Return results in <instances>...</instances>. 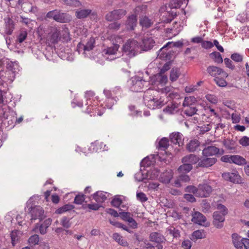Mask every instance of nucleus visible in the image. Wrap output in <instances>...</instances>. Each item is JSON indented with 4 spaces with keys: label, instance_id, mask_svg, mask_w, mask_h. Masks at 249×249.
<instances>
[{
    "label": "nucleus",
    "instance_id": "f257e3e1",
    "mask_svg": "<svg viewBox=\"0 0 249 249\" xmlns=\"http://www.w3.org/2000/svg\"><path fill=\"white\" fill-rule=\"evenodd\" d=\"M122 90L120 87H115L112 90H104V93L107 99L106 106L107 108L111 109L112 106L117 103L119 98L121 97Z\"/></svg>",
    "mask_w": 249,
    "mask_h": 249
},
{
    "label": "nucleus",
    "instance_id": "f03ea898",
    "mask_svg": "<svg viewBox=\"0 0 249 249\" xmlns=\"http://www.w3.org/2000/svg\"><path fill=\"white\" fill-rule=\"evenodd\" d=\"M151 92L153 90L148 89L143 95V102L145 106L151 109H155L157 108H160L163 106L162 102L159 101L157 98H155L152 95Z\"/></svg>",
    "mask_w": 249,
    "mask_h": 249
},
{
    "label": "nucleus",
    "instance_id": "7ed1b4c3",
    "mask_svg": "<svg viewBox=\"0 0 249 249\" xmlns=\"http://www.w3.org/2000/svg\"><path fill=\"white\" fill-rule=\"evenodd\" d=\"M139 43L134 39L128 40L123 45V52L129 57L131 58L135 56L139 52Z\"/></svg>",
    "mask_w": 249,
    "mask_h": 249
},
{
    "label": "nucleus",
    "instance_id": "20e7f679",
    "mask_svg": "<svg viewBox=\"0 0 249 249\" xmlns=\"http://www.w3.org/2000/svg\"><path fill=\"white\" fill-rule=\"evenodd\" d=\"M130 81V89L133 92H141L143 87L148 84V81L138 76L132 77Z\"/></svg>",
    "mask_w": 249,
    "mask_h": 249
},
{
    "label": "nucleus",
    "instance_id": "39448f33",
    "mask_svg": "<svg viewBox=\"0 0 249 249\" xmlns=\"http://www.w3.org/2000/svg\"><path fill=\"white\" fill-rule=\"evenodd\" d=\"M142 10V6H137L135 9V14H132L128 17L125 23L126 29L127 31L134 30L137 24V15Z\"/></svg>",
    "mask_w": 249,
    "mask_h": 249
},
{
    "label": "nucleus",
    "instance_id": "423d86ee",
    "mask_svg": "<svg viewBox=\"0 0 249 249\" xmlns=\"http://www.w3.org/2000/svg\"><path fill=\"white\" fill-rule=\"evenodd\" d=\"M222 177L225 180L234 184L244 183V179L241 178L237 171H234L233 172H224L222 174Z\"/></svg>",
    "mask_w": 249,
    "mask_h": 249
},
{
    "label": "nucleus",
    "instance_id": "0eeeda50",
    "mask_svg": "<svg viewBox=\"0 0 249 249\" xmlns=\"http://www.w3.org/2000/svg\"><path fill=\"white\" fill-rule=\"evenodd\" d=\"M126 13V10L124 9H115L106 14L105 19L110 22L117 21L122 18Z\"/></svg>",
    "mask_w": 249,
    "mask_h": 249
},
{
    "label": "nucleus",
    "instance_id": "6e6552de",
    "mask_svg": "<svg viewBox=\"0 0 249 249\" xmlns=\"http://www.w3.org/2000/svg\"><path fill=\"white\" fill-rule=\"evenodd\" d=\"M207 72L212 77L216 78L219 75L228 77L229 74L223 69L215 66H209L207 68Z\"/></svg>",
    "mask_w": 249,
    "mask_h": 249
},
{
    "label": "nucleus",
    "instance_id": "1a4fd4ad",
    "mask_svg": "<svg viewBox=\"0 0 249 249\" xmlns=\"http://www.w3.org/2000/svg\"><path fill=\"white\" fill-rule=\"evenodd\" d=\"M213 191L212 187L207 183L199 184L198 185V191L196 197H207L211 194Z\"/></svg>",
    "mask_w": 249,
    "mask_h": 249
},
{
    "label": "nucleus",
    "instance_id": "9d476101",
    "mask_svg": "<svg viewBox=\"0 0 249 249\" xmlns=\"http://www.w3.org/2000/svg\"><path fill=\"white\" fill-rule=\"evenodd\" d=\"M44 210L40 206H35L29 208V213L31 215V220L39 219L40 221L44 218Z\"/></svg>",
    "mask_w": 249,
    "mask_h": 249
},
{
    "label": "nucleus",
    "instance_id": "9b49d317",
    "mask_svg": "<svg viewBox=\"0 0 249 249\" xmlns=\"http://www.w3.org/2000/svg\"><path fill=\"white\" fill-rule=\"evenodd\" d=\"M226 215L222 214L219 212H214L213 214V225L217 229H221L223 227V223L225 221Z\"/></svg>",
    "mask_w": 249,
    "mask_h": 249
},
{
    "label": "nucleus",
    "instance_id": "f8f14e48",
    "mask_svg": "<svg viewBox=\"0 0 249 249\" xmlns=\"http://www.w3.org/2000/svg\"><path fill=\"white\" fill-rule=\"evenodd\" d=\"M224 151L214 146H209L205 147L202 150V154L204 157H209L215 155L217 154L222 155Z\"/></svg>",
    "mask_w": 249,
    "mask_h": 249
},
{
    "label": "nucleus",
    "instance_id": "ddd939ff",
    "mask_svg": "<svg viewBox=\"0 0 249 249\" xmlns=\"http://www.w3.org/2000/svg\"><path fill=\"white\" fill-rule=\"evenodd\" d=\"M155 42L152 37H144L139 46L143 51L150 50L155 45Z\"/></svg>",
    "mask_w": 249,
    "mask_h": 249
},
{
    "label": "nucleus",
    "instance_id": "4468645a",
    "mask_svg": "<svg viewBox=\"0 0 249 249\" xmlns=\"http://www.w3.org/2000/svg\"><path fill=\"white\" fill-rule=\"evenodd\" d=\"M217 161V159L215 158H209L205 157L199 159L198 166L200 167L208 168L212 166Z\"/></svg>",
    "mask_w": 249,
    "mask_h": 249
},
{
    "label": "nucleus",
    "instance_id": "2eb2a0df",
    "mask_svg": "<svg viewBox=\"0 0 249 249\" xmlns=\"http://www.w3.org/2000/svg\"><path fill=\"white\" fill-rule=\"evenodd\" d=\"M170 141L173 144L180 146L183 144V135L178 132H173L170 135Z\"/></svg>",
    "mask_w": 249,
    "mask_h": 249
},
{
    "label": "nucleus",
    "instance_id": "dca6fc26",
    "mask_svg": "<svg viewBox=\"0 0 249 249\" xmlns=\"http://www.w3.org/2000/svg\"><path fill=\"white\" fill-rule=\"evenodd\" d=\"M192 215V218L191 221L194 223L202 225V223L207 220L206 216L199 212H195Z\"/></svg>",
    "mask_w": 249,
    "mask_h": 249
},
{
    "label": "nucleus",
    "instance_id": "f3484780",
    "mask_svg": "<svg viewBox=\"0 0 249 249\" xmlns=\"http://www.w3.org/2000/svg\"><path fill=\"white\" fill-rule=\"evenodd\" d=\"M4 20L5 23V33L8 35H12L15 29L14 21L9 17L5 18Z\"/></svg>",
    "mask_w": 249,
    "mask_h": 249
},
{
    "label": "nucleus",
    "instance_id": "a211bd4d",
    "mask_svg": "<svg viewBox=\"0 0 249 249\" xmlns=\"http://www.w3.org/2000/svg\"><path fill=\"white\" fill-rule=\"evenodd\" d=\"M107 194V192H105L102 191H98L89 196V198L90 199L91 197H92V198L95 200L97 203H103L105 202L107 199V197L106 196Z\"/></svg>",
    "mask_w": 249,
    "mask_h": 249
},
{
    "label": "nucleus",
    "instance_id": "6ab92c4d",
    "mask_svg": "<svg viewBox=\"0 0 249 249\" xmlns=\"http://www.w3.org/2000/svg\"><path fill=\"white\" fill-rule=\"evenodd\" d=\"M199 158L196 155L194 154H190L184 156L182 158L181 161L182 163L189 164L193 166V165L198 163Z\"/></svg>",
    "mask_w": 249,
    "mask_h": 249
},
{
    "label": "nucleus",
    "instance_id": "aec40b11",
    "mask_svg": "<svg viewBox=\"0 0 249 249\" xmlns=\"http://www.w3.org/2000/svg\"><path fill=\"white\" fill-rule=\"evenodd\" d=\"M70 20L71 17L69 14L61 13L60 10H57L55 21L60 23H66L69 22Z\"/></svg>",
    "mask_w": 249,
    "mask_h": 249
},
{
    "label": "nucleus",
    "instance_id": "412c9836",
    "mask_svg": "<svg viewBox=\"0 0 249 249\" xmlns=\"http://www.w3.org/2000/svg\"><path fill=\"white\" fill-rule=\"evenodd\" d=\"M149 238L151 241L156 243H162L166 241L165 238L161 234L156 232H152L150 234Z\"/></svg>",
    "mask_w": 249,
    "mask_h": 249
},
{
    "label": "nucleus",
    "instance_id": "4be33fe9",
    "mask_svg": "<svg viewBox=\"0 0 249 249\" xmlns=\"http://www.w3.org/2000/svg\"><path fill=\"white\" fill-rule=\"evenodd\" d=\"M232 243L234 247L236 249H243V238L240 239L241 237L236 233H232L231 235Z\"/></svg>",
    "mask_w": 249,
    "mask_h": 249
},
{
    "label": "nucleus",
    "instance_id": "5701e85b",
    "mask_svg": "<svg viewBox=\"0 0 249 249\" xmlns=\"http://www.w3.org/2000/svg\"><path fill=\"white\" fill-rule=\"evenodd\" d=\"M179 105L176 103H172L171 106H168L163 109L164 112L169 114H174L179 111Z\"/></svg>",
    "mask_w": 249,
    "mask_h": 249
},
{
    "label": "nucleus",
    "instance_id": "b1692460",
    "mask_svg": "<svg viewBox=\"0 0 249 249\" xmlns=\"http://www.w3.org/2000/svg\"><path fill=\"white\" fill-rule=\"evenodd\" d=\"M90 9H77L75 12V16L78 19H82L87 18L91 13Z\"/></svg>",
    "mask_w": 249,
    "mask_h": 249
},
{
    "label": "nucleus",
    "instance_id": "393cba45",
    "mask_svg": "<svg viewBox=\"0 0 249 249\" xmlns=\"http://www.w3.org/2000/svg\"><path fill=\"white\" fill-rule=\"evenodd\" d=\"M200 142L197 140H191L187 144L186 149L190 152H193L198 149Z\"/></svg>",
    "mask_w": 249,
    "mask_h": 249
},
{
    "label": "nucleus",
    "instance_id": "a878e982",
    "mask_svg": "<svg viewBox=\"0 0 249 249\" xmlns=\"http://www.w3.org/2000/svg\"><path fill=\"white\" fill-rule=\"evenodd\" d=\"M154 82H158L160 84H165L168 80L167 76L163 73L159 72L155 74L153 77Z\"/></svg>",
    "mask_w": 249,
    "mask_h": 249
},
{
    "label": "nucleus",
    "instance_id": "bb28decb",
    "mask_svg": "<svg viewBox=\"0 0 249 249\" xmlns=\"http://www.w3.org/2000/svg\"><path fill=\"white\" fill-rule=\"evenodd\" d=\"M61 38V30L55 28L51 36V41L53 44L57 43Z\"/></svg>",
    "mask_w": 249,
    "mask_h": 249
},
{
    "label": "nucleus",
    "instance_id": "cd10ccee",
    "mask_svg": "<svg viewBox=\"0 0 249 249\" xmlns=\"http://www.w3.org/2000/svg\"><path fill=\"white\" fill-rule=\"evenodd\" d=\"M206 234L203 230H198L194 231L192 235L191 239L192 240H196L197 239H201L205 238Z\"/></svg>",
    "mask_w": 249,
    "mask_h": 249
},
{
    "label": "nucleus",
    "instance_id": "c85d7f7f",
    "mask_svg": "<svg viewBox=\"0 0 249 249\" xmlns=\"http://www.w3.org/2000/svg\"><path fill=\"white\" fill-rule=\"evenodd\" d=\"M113 239L116 241L119 244L123 246V247H127L128 244L126 240L122 236H121L118 233H114L113 234L112 236Z\"/></svg>",
    "mask_w": 249,
    "mask_h": 249
},
{
    "label": "nucleus",
    "instance_id": "c756f323",
    "mask_svg": "<svg viewBox=\"0 0 249 249\" xmlns=\"http://www.w3.org/2000/svg\"><path fill=\"white\" fill-rule=\"evenodd\" d=\"M180 75V69L178 68L174 67L170 71V80L172 82H175L177 80Z\"/></svg>",
    "mask_w": 249,
    "mask_h": 249
},
{
    "label": "nucleus",
    "instance_id": "7c9ffc66",
    "mask_svg": "<svg viewBox=\"0 0 249 249\" xmlns=\"http://www.w3.org/2000/svg\"><path fill=\"white\" fill-rule=\"evenodd\" d=\"M74 206L70 204H67L64 205V206L58 208L56 211L55 213L56 214H62L65 212H69L70 211L72 210L74 208Z\"/></svg>",
    "mask_w": 249,
    "mask_h": 249
},
{
    "label": "nucleus",
    "instance_id": "2f4dec72",
    "mask_svg": "<svg viewBox=\"0 0 249 249\" xmlns=\"http://www.w3.org/2000/svg\"><path fill=\"white\" fill-rule=\"evenodd\" d=\"M232 163H234L238 165H243L247 164L246 159L239 155H232Z\"/></svg>",
    "mask_w": 249,
    "mask_h": 249
},
{
    "label": "nucleus",
    "instance_id": "473e14b6",
    "mask_svg": "<svg viewBox=\"0 0 249 249\" xmlns=\"http://www.w3.org/2000/svg\"><path fill=\"white\" fill-rule=\"evenodd\" d=\"M210 57L217 64H221L223 62V59L221 54L217 52H213L211 53Z\"/></svg>",
    "mask_w": 249,
    "mask_h": 249
},
{
    "label": "nucleus",
    "instance_id": "72a5a7b5",
    "mask_svg": "<svg viewBox=\"0 0 249 249\" xmlns=\"http://www.w3.org/2000/svg\"><path fill=\"white\" fill-rule=\"evenodd\" d=\"M119 47V45L117 44H113L112 46L108 47L104 50V53L106 54L112 55L116 53Z\"/></svg>",
    "mask_w": 249,
    "mask_h": 249
},
{
    "label": "nucleus",
    "instance_id": "f704fd0d",
    "mask_svg": "<svg viewBox=\"0 0 249 249\" xmlns=\"http://www.w3.org/2000/svg\"><path fill=\"white\" fill-rule=\"evenodd\" d=\"M140 24L143 27L149 28L152 24L151 20L146 16H142L140 19Z\"/></svg>",
    "mask_w": 249,
    "mask_h": 249
},
{
    "label": "nucleus",
    "instance_id": "c9c22d12",
    "mask_svg": "<svg viewBox=\"0 0 249 249\" xmlns=\"http://www.w3.org/2000/svg\"><path fill=\"white\" fill-rule=\"evenodd\" d=\"M183 164L179 166L178 169V171L179 173L186 174L189 172L192 169L193 166L189 164L182 163Z\"/></svg>",
    "mask_w": 249,
    "mask_h": 249
},
{
    "label": "nucleus",
    "instance_id": "e433bc0d",
    "mask_svg": "<svg viewBox=\"0 0 249 249\" xmlns=\"http://www.w3.org/2000/svg\"><path fill=\"white\" fill-rule=\"evenodd\" d=\"M187 108L184 110V113L187 116L190 117L196 114L197 109L195 106H186Z\"/></svg>",
    "mask_w": 249,
    "mask_h": 249
},
{
    "label": "nucleus",
    "instance_id": "4c0bfd02",
    "mask_svg": "<svg viewBox=\"0 0 249 249\" xmlns=\"http://www.w3.org/2000/svg\"><path fill=\"white\" fill-rule=\"evenodd\" d=\"M169 145V140L167 138H162L159 142V149L161 150H165Z\"/></svg>",
    "mask_w": 249,
    "mask_h": 249
},
{
    "label": "nucleus",
    "instance_id": "58836bf2",
    "mask_svg": "<svg viewBox=\"0 0 249 249\" xmlns=\"http://www.w3.org/2000/svg\"><path fill=\"white\" fill-rule=\"evenodd\" d=\"M221 77L218 76L216 77V78H214L213 80L216 84L220 87H226L227 86L228 83L225 80V78L227 77H223L221 76Z\"/></svg>",
    "mask_w": 249,
    "mask_h": 249
},
{
    "label": "nucleus",
    "instance_id": "ea45409f",
    "mask_svg": "<svg viewBox=\"0 0 249 249\" xmlns=\"http://www.w3.org/2000/svg\"><path fill=\"white\" fill-rule=\"evenodd\" d=\"M67 6L77 8L82 5L81 2L79 0H62Z\"/></svg>",
    "mask_w": 249,
    "mask_h": 249
},
{
    "label": "nucleus",
    "instance_id": "a19ab883",
    "mask_svg": "<svg viewBox=\"0 0 249 249\" xmlns=\"http://www.w3.org/2000/svg\"><path fill=\"white\" fill-rule=\"evenodd\" d=\"M185 0H171L169 6L171 9L179 8Z\"/></svg>",
    "mask_w": 249,
    "mask_h": 249
},
{
    "label": "nucleus",
    "instance_id": "79ce46f5",
    "mask_svg": "<svg viewBox=\"0 0 249 249\" xmlns=\"http://www.w3.org/2000/svg\"><path fill=\"white\" fill-rule=\"evenodd\" d=\"M27 35L28 33L26 30H20L17 36L16 41L19 43H22L26 39Z\"/></svg>",
    "mask_w": 249,
    "mask_h": 249
},
{
    "label": "nucleus",
    "instance_id": "37998d69",
    "mask_svg": "<svg viewBox=\"0 0 249 249\" xmlns=\"http://www.w3.org/2000/svg\"><path fill=\"white\" fill-rule=\"evenodd\" d=\"M95 42L94 38L90 37L86 44L85 45H83L84 50L87 51L92 50L94 47Z\"/></svg>",
    "mask_w": 249,
    "mask_h": 249
},
{
    "label": "nucleus",
    "instance_id": "c03bdc74",
    "mask_svg": "<svg viewBox=\"0 0 249 249\" xmlns=\"http://www.w3.org/2000/svg\"><path fill=\"white\" fill-rule=\"evenodd\" d=\"M223 144L228 150H234L235 142L230 139H226L223 141Z\"/></svg>",
    "mask_w": 249,
    "mask_h": 249
},
{
    "label": "nucleus",
    "instance_id": "a18cd8bd",
    "mask_svg": "<svg viewBox=\"0 0 249 249\" xmlns=\"http://www.w3.org/2000/svg\"><path fill=\"white\" fill-rule=\"evenodd\" d=\"M196 101V98L193 96L186 97L184 99L182 105L184 107L191 105L194 106L193 103H195Z\"/></svg>",
    "mask_w": 249,
    "mask_h": 249
},
{
    "label": "nucleus",
    "instance_id": "49530a36",
    "mask_svg": "<svg viewBox=\"0 0 249 249\" xmlns=\"http://www.w3.org/2000/svg\"><path fill=\"white\" fill-rule=\"evenodd\" d=\"M85 195L82 193L78 194L76 195L73 203L76 204H82L83 202L85 201Z\"/></svg>",
    "mask_w": 249,
    "mask_h": 249
},
{
    "label": "nucleus",
    "instance_id": "de8ad7c7",
    "mask_svg": "<svg viewBox=\"0 0 249 249\" xmlns=\"http://www.w3.org/2000/svg\"><path fill=\"white\" fill-rule=\"evenodd\" d=\"M72 218H68L66 216H64L61 220V224L66 229H69L71 226V222H70L71 219Z\"/></svg>",
    "mask_w": 249,
    "mask_h": 249
},
{
    "label": "nucleus",
    "instance_id": "09e8293b",
    "mask_svg": "<svg viewBox=\"0 0 249 249\" xmlns=\"http://www.w3.org/2000/svg\"><path fill=\"white\" fill-rule=\"evenodd\" d=\"M120 216L123 220L128 222L132 218L133 214L130 212H122L120 213Z\"/></svg>",
    "mask_w": 249,
    "mask_h": 249
},
{
    "label": "nucleus",
    "instance_id": "8fccbe9b",
    "mask_svg": "<svg viewBox=\"0 0 249 249\" xmlns=\"http://www.w3.org/2000/svg\"><path fill=\"white\" fill-rule=\"evenodd\" d=\"M128 108L131 113L129 114L130 116L134 117L138 116L141 115L142 111L136 109V107L134 105H130Z\"/></svg>",
    "mask_w": 249,
    "mask_h": 249
},
{
    "label": "nucleus",
    "instance_id": "3c124183",
    "mask_svg": "<svg viewBox=\"0 0 249 249\" xmlns=\"http://www.w3.org/2000/svg\"><path fill=\"white\" fill-rule=\"evenodd\" d=\"M183 43L180 41H178L177 42H167L165 45L164 48H167L171 47H177V48H180L183 46Z\"/></svg>",
    "mask_w": 249,
    "mask_h": 249
},
{
    "label": "nucleus",
    "instance_id": "603ef678",
    "mask_svg": "<svg viewBox=\"0 0 249 249\" xmlns=\"http://www.w3.org/2000/svg\"><path fill=\"white\" fill-rule=\"evenodd\" d=\"M122 203V200L118 196H115L111 201V205L116 208H119Z\"/></svg>",
    "mask_w": 249,
    "mask_h": 249
},
{
    "label": "nucleus",
    "instance_id": "864d4df0",
    "mask_svg": "<svg viewBox=\"0 0 249 249\" xmlns=\"http://www.w3.org/2000/svg\"><path fill=\"white\" fill-rule=\"evenodd\" d=\"M185 191L187 193H193L196 196L198 187H196L194 185H188L185 188Z\"/></svg>",
    "mask_w": 249,
    "mask_h": 249
},
{
    "label": "nucleus",
    "instance_id": "5fc2aeb1",
    "mask_svg": "<svg viewBox=\"0 0 249 249\" xmlns=\"http://www.w3.org/2000/svg\"><path fill=\"white\" fill-rule=\"evenodd\" d=\"M137 200L142 203L145 202L147 201L148 198L146 195L143 192H137L136 194Z\"/></svg>",
    "mask_w": 249,
    "mask_h": 249
},
{
    "label": "nucleus",
    "instance_id": "6e6d98bb",
    "mask_svg": "<svg viewBox=\"0 0 249 249\" xmlns=\"http://www.w3.org/2000/svg\"><path fill=\"white\" fill-rule=\"evenodd\" d=\"M61 38H63L64 41H68V40H70V37L69 36L70 33L68 28L63 29L62 31H61Z\"/></svg>",
    "mask_w": 249,
    "mask_h": 249
},
{
    "label": "nucleus",
    "instance_id": "4d7b16f0",
    "mask_svg": "<svg viewBox=\"0 0 249 249\" xmlns=\"http://www.w3.org/2000/svg\"><path fill=\"white\" fill-rule=\"evenodd\" d=\"M114 22L109 24L108 28L109 30L117 31L121 27V23L119 22L114 21Z\"/></svg>",
    "mask_w": 249,
    "mask_h": 249
},
{
    "label": "nucleus",
    "instance_id": "13d9d810",
    "mask_svg": "<svg viewBox=\"0 0 249 249\" xmlns=\"http://www.w3.org/2000/svg\"><path fill=\"white\" fill-rule=\"evenodd\" d=\"M231 59L236 62H240L243 61V56L238 53H235L231 56Z\"/></svg>",
    "mask_w": 249,
    "mask_h": 249
},
{
    "label": "nucleus",
    "instance_id": "bf43d9fd",
    "mask_svg": "<svg viewBox=\"0 0 249 249\" xmlns=\"http://www.w3.org/2000/svg\"><path fill=\"white\" fill-rule=\"evenodd\" d=\"M217 209L219 211L218 212H220L221 213L225 215L228 213V209L225 205L222 204H218L217 205Z\"/></svg>",
    "mask_w": 249,
    "mask_h": 249
},
{
    "label": "nucleus",
    "instance_id": "052dcab7",
    "mask_svg": "<svg viewBox=\"0 0 249 249\" xmlns=\"http://www.w3.org/2000/svg\"><path fill=\"white\" fill-rule=\"evenodd\" d=\"M88 209L87 212H90L91 210L93 211H97L99 209V208L102 207L101 205H99L97 203H91L88 204Z\"/></svg>",
    "mask_w": 249,
    "mask_h": 249
},
{
    "label": "nucleus",
    "instance_id": "680f3d73",
    "mask_svg": "<svg viewBox=\"0 0 249 249\" xmlns=\"http://www.w3.org/2000/svg\"><path fill=\"white\" fill-rule=\"evenodd\" d=\"M28 241L31 244L37 245L39 242V236L37 234L33 235L29 238Z\"/></svg>",
    "mask_w": 249,
    "mask_h": 249
},
{
    "label": "nucleus",
    "instance_id": "e2e57ef3",
    "mask_svg": "<svg viewBox=\"0 0 249 249\" xmlns=\"http://www.w3.org/2000/svg\"><path fill=\"white\" fill-rule=\"evenodd\" d=\"M133 238L134 240V243H137V245L141 242L143 241V237L138 233H135L133 236Z\"/></svg>",
    "mask_w": 249,
    "mask_h": 249
},
{
    "label": "nucleus",
    "instance_id": "0e129e2a",
    "mask_svg": "<svg viewBox=\"0 0 249 249\" xmlns=\"http://www.w3.org/2000/svg\"><path fill=\"white\" fill-rule=\"evenodd\" d=\"M224 63L226 67L233 70L235 69V66L233 64L232 61L228 58H225L224 59Z\"/></svg>",
    "mask_w": 249,
    "mask_h": 249
},
{
    "label": "nucleus",
    "instance_id": "69168bd1",
    "mask_svg": "<svg viewBox=\"0 0 249 249\" xmlns=\"http://www.w3.org/2000/svg\"><path fill=\"white\" fill-rule=\"evenodd\" d=\"M171 61H169L166 62L160 69V72L164 73L166 71H168L171 68Z\"/></svg>",
    "mask_w": 249,
    "mask_h": 249
},
{
    "label": "nucleus",
    "instance_id": "338daca9",
    "mask_svg": "<svg viewBox=\"0 0 249 249\" xmlns=\"http://www.w3.org/2000/svg\"><path fill=\"white\" fill-rule=\"evenodd\" d=\"M239 143L243 146H248L249 145V137L243 136L239 142Z\"/></svg>",
    "mask_w": 249,
    "mask_h": 249
},
{
    "label": "nucleus",
    "instance_id": "774afa93",
    "mask_svg": "<svg viewBox=\"0 0 249 249\" xmlns=\"http://www.w3.org/2000/svg\"><path fill=\"white\" fill-rule=\"evenodd\" d=\"M206 98L207 100L213 104H216L217 103V98L216 96L212 94H207L206 95Z\"/></svg>",
    "mask_w": 249,
    "mask_h": 249
}]
</instances>
